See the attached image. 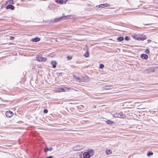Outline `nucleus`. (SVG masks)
<instances>
[{
	"instance_id": "obj_1",
	"label": "nucleus",
	"mask_w": 158,
	"mask_h": 158,
	"mask_svg": "<svg viewBox=\"0 0 158 158\" xmlns=\"http://www.w3.org/2000/svg\"><path fill=\"white\" fill-rule=\"evenodd\" d=\"M74 89V90L76 91V90L72 88H69V87H64V88H57L56 91L58 92H66L68 91V90H70V89Z\"/></svg>"
},
{
	"instance_id": "obj_2",
	"label": "nucleus",
	"mask_w": 158,
	"mask_h": 158,
	"mask_svg": "<svg viewBox=\"0 0 158 158\" xmlns=\"http://www.w3.org/2000/svg\"><path fill=\"white\" fill-rule=\"evenodd\" d=\"M113 116L115 118H124L126 117V115L122 113V112L119 113H115Z\"/></svg>"
},
{
	"instance_id": "obj_3",
	"label": "nucleus",
	"mask_w": 158,
	"mask_h": 158,
	"mask_svg": "<svg viewBox=\"0 0 158 158\" xmlns=\"http://www.w3.org/2000/svg\"><path fill=\"white\" fill-rule=\"evenodd\" d=\"M68 17H69V16H65V15H63L62 16L60 17L55 19L53 20L52 21V22L53 23L58 22L62 19H65L66 18Z\"/></svg>"
},
{
	"instance_id": "obj_4",
	"label": "nucleus",
	"mask_w": 158,
	"mask_h": 158,
	"mask_svg": "<svg viewBox=\"0 0 158 158\" xmlns=\"http://www.w3.org/2000/svg\"><path fill=\"white\" fill-rule=\"evenodd\" d=\"M81 82H87L89 81L88 77L87 76H81Z\"/></svg>"
},
{
	"instance_id": "obj_5",
	"label": "nucleus",
	"mask_w": 158,
	"mask_h": 158,
	"mask_svg": "<svg viewBox=\"0 0 158 158\" xmlns=\"http://www.w3.org/2000/svg\"><path fill=\"white\" fill-rule=\"evenodd\" d=\"M13 113L10 111H6V116L9 118L11 117L13 115Z\"/></svg>"
},
{
	"instance_id": "obj_6",
	"label": "nucleus",
	"mask_w": 158,
	"mask_h": 158,
	"mask_svg": "<svg viewBox=\"0 0 158 158\" xmlns=\"http://www.w3.org/2000/svg\"><path fill=\"white\" fill-rule=\"evenodd\" d=\"M36 59L37 61L40 62L45 61L47 60L46 58L41 57H38Z\"/></svg>"
},
{
	"instance_id": "obj_7",
	"label": "nucleus",
	"mask_w": 158,
	"mask_h": 158,
	"mask_svg": "<svg viewBox=\"0 0 158 158\" xmlns=\"http://www.w3.org/2000/svg\"><path fill=\"white\" fill-rule=\"evenodd\" d=\"M135 39L138 40H143L146 39V37L144 35H141L139 36V37H137V38H135Z\"/></svg>"
},
{
	"instance_id": "obj_8",
	"label": "nucleus",
	"mask_w": 158,
	"mask_h": 158,
	"mask_svg": "<svg viewBox=\"0 0 158 158\" xmlns=\"http://www.w3.org/2000/svg\"><path fill=\"white\" fill-rule=\"evenodd\" d=\"M110 5L109 4L105 3L103 4H101L99 5V7L100 8H104V7L110 6Z\"/></svg>"
},
{
	"instance_id": "obj_9",
	"label": "nucleus",
	"mask_w": 158,
	"mask_h": 158,
	"mask_svg": "<svg viewBox=\"0 0 158 158\" xmlns=\"http://www.w3.org/2000/svg\"><path fill=\"white\" fill-rule=\"evenodd\" d=\"M73 77L76 80L79 82H81V77H78L75 76H73Z\"/></svg>"
},
{
	"instance_id": "obj_10",
	"label": "nucleus",
	"mask_w": 158,
	"mask_h": 158,
	"mask_svg": "<svg viewBox=\"0 0 158 158\" xmlns=\"http://www.w3.org/2000/svg\"><path fill=\"white\" fill-rule=\"evenodd\" d=\"M84 157L85 158H89L90 157L88 152H85L83 154Z\"/></svg>"
},
{
	"instance_id": "obj_11",
	"label": "nucleus",
	"mask_w": 158,
	"mask_h": 158,
	"mask_svg": "<svg viewBox=\"0 0 158 158\" xmlns=\"http://www.w3.org/2000/svg\"><path fill=\"white\" fill-rule=\"evenodd\" d=\"M141 57L143 59L147 60L148 59V56L146 54H142L141 55Z\"/></svg>"
},
{
	"instance_id": "obj_12",
	"label": "nucleus",
	"mask_w": 158,
	"mask_h": 158,
	"mask_svg": "<svg viewBox=\"0 0 158 158\" xmlns=\"http://www.w3.org/2000/svg\"><path fill=\"white\" fill-rule=\"evenodd\" d=\"M40 40V38H39L37 37H36L35 38L32 39L31 40V41H32L35 42H38V41H39Z\"/></svg>"
},
{
	"instance_id": "obj_13",
	"label": "nucleus",
	"mask_w": 158,
	"mask_h": 158,
	"mask_svg": "<svg viewBox=\"0 0 158 158\" xmlns=\"http://www.w3.org/2000/svg\"><path fill=\"white\" fill-rule=\"evenodd\" d=\"M51 64L52 65L53 68H55L56 67L57 63L56 61H52L51 62Z\"/></svg>"
},
{
	"instance_id": "obj_14",
	"label": "nucleus",
	"mask_w": 158,
	"mask_h": 158,
	"mask_svg": "<svg viewBox=\"0 0 158 158\" xmlns=\"http://www.w3.org/2000/svg\"><path fill=\"white\" fill-rule=\"evenodd\" d=\"M6 9H10L12 10H13L14 9V7L13 6L11 5H9L6 6Z\"/></svg>"
},
{
	"instance_id": "obj_15",
	"label": "nucleus",
	"mask_w": 158,
	"mask_h": 158,
	"mask_svg": "<svg viewBox=\"0 0 158 158\" xmlns=\"http://www.w3.org/2000/svg\"><path fill=\"white\" fill-rule=\"evenodd\" d=\"M86 50V53L84 55V56H85V57H87L89 56V52L88 48H87Z\"/></svg>"
},
{
	"instance_id": "obj_16",
	"label": "nucleus",
	"mask_w": 158,
	"mask_h": 158,
	"mask_svg": "<svg viewBox=\"0 0 158 158\" xmlns=\"http://www.w3.org/2000/svg\"><path fill=\"white\" fill-rule=\"evenodd\" d=\"M82 149V148L79 146H77L74 148V150L75 151H79Z\"/></svg>"
},
{
	"instance_id": "obj_17",
	"label": "nucleus",
	"mask_w": 158,
	"mask_h": 158,
	"mask_svg": "<svg viewBox=\"0 0 158 158\" xmlns=\"http://www.w3.org/2000/svg\"><path fill=\"white\" fill-rule=\"evenodd\" d=\"M55 2L60 4H63L64 1V0H55Z\"/></svg>"
},
{
	"instance_id": "obj_18",
	"label": "nucleus",
	"mask_w": 158,
	"mask_h": 158,
	"mask_svg": "<svg viewBox=\"0 0 158 158\" xmlns=\"http://www.w3.org/2000/svg\"><path fill=\"white\" fill-rule=\"evenodd\" d=\"M103 89H111L110 86L108 85H106L103 87Z\"/></svg>"
},
{
	"instance_id": "obj_19",
	"label": "nucleus",
	"mask_w": 158,
	"mask_h": 158,
	"mask_svg": "<svg viewBox=\"0 0 158 158\" xmlns=\"http://www.w3.org/2000/svg\"><path fill=\"white\" fill-rule=\"evenodd\" d=\"M52 149V148H46L44 149V151L45 152H47L48 151H51Z\"/></svg>"
},
{
	"instance_id": "obj_20",
	"label": "nucleus",
	"mask_w": 158,
	"mask_h": 158,
	"mask_svg": "<svg viewBox=\"0 0 158 158\" xmlns=\"http://www.w3.org/2000/svg\"><path fill=\"white\" fill-rule=\"evenodd\" d=\"M106 153L107 155L111 154L112 153L111 150H106Z\"/></svg>"
},
{
	"instance_id": "obj_21",
	"label": "nucleus",
	"mask_w": 158,
	"mask_h": 158,
	"mask_svg": "<svg viewBox=\"0 0 158 158\" xmlns=\"http://www.w3.org/2000/svg\"><path fill=\"white\" fill-rule=\"evenodd\" d=\"M89 153V155L90 156H92L94 155V152L93 150H90L88 152Z\"/></svg>"
},
{
	"instance_id": "obj_22",
	"label": "nucleus",
	"mask_w": 158,
	"mask_h": 158,
	"mask_svg": "<svg viewBox=\"0 0 158 158\" xmlns=\"http://www.w3.org/2000/svg\"><path fill=\"white\" fill-rule=\"evenodd\" d=\"M123 40L124 38L122 37H119L117 39V40H118V41L119 42L123 41Z\"/></svg>"
},
{
	"instance_id": "obj_23",
	"label": "nucleus",
	"mask_w": 158,
	"mask_h": 158,
	"mask_svg": "<svg viewBox=\"0 0 158 158\" xmlns=\"http://www.w3.org/2000/svg\"><path fill=\"white\" fill-rule=\"evenodd\" d=\"M106 123L108 124H113L114 123V122H113L110 120L107 121Z\"/></svg>"
},
{
	"instance_id": "obj_24",
	"label": "nucleus",
	"mask_w": 158,
	"mask_h": 158,
	"mask_svg": "<svg viewBox=\"0 0 158 158\" xmlns=\"http://www.w3.org/2000/svg\"><path fill=\"white\" fill-rule=\"evenodd\" d=\"M153 155V153L152 152H149L148 153H147V156H152Z\"/></svg>"
},
{
	"instance_id": "obj_25",
	"label": "nucleus",
	"mask_w": 158,
	"mask_h": 158,
	"mask_svg": "<svg viewBox=\"0 0 158 158\" xmlns=\"http://www.w3.org/2000/svg\"><path fill=\"white\" fill-rule=\"evenodd\" d=\"M104 66L103 64H100L99 68L102 69L104 67Z\"/></svg>"
},
{
	"instance_id": "obj_26",
	"label": "nucleus",
	"mask_w": 158,
	"mask_h": 158,
	"mask_svg": "<svg viewBox=\"0 0 158 158\" xmlns=\"http://www.w3.org/2000/svg\"><path fill=\"white\" fill-rule=\"evenodd\" d=\"M129 38L130 37H129L128 36H126L125 38V39L126 40H129Z\"/></svg>"
},
{
	"instance_id": "obj_27",
	"label": "nucleus",
	"mask_w": 158,
	"mask_h": 158,
	"mask_svg": "<svg viewBox=\"0 0 158 158\" xmlns=\"http://www.w3.org/2000/svg\"><path fill=\"white\" fill-rule=\"evenodd\" d=\"M146 52L148 54L149 53V50L148 49H147L146 50Z\"/></svg>"
},
{
	"instance_id": "obj_28",
	"label": "nucleus",
	"mask_w": 158,
	"mask_h": 158,
	"mask_svg": "<svg viewBox=\"0 0 158 158\" xmlns=\"http://www.w3.org/2000/svg\"><path fill=\"white\" fill-rule=\"evenodd\" d=\"M44 112L45 113H47L48 112V110L47 109H44Z\"/></svg>"
},
{
	"instance_id": "obj_29",
	"label": "nucleus",
	"mask_w": 158,
	"mask_h": 158,
	"mask_svg": "<svg viewBox=\"0 0 158 158\" xmlns=\"http://www.w3.org/2000/svg\"><path fill=\"white\" fill-rule=\"evenodd\" d=\"M46 158H53L52 156H49L46 157Z\"/></svg>"
},
{
	"instance_id": "obj_30",
	"label": "nucleus",
	"mask_w": 158,
	"mask_h": 158,
	"mask_svg": "<svg viewBox=\"0 0 158 158\" xmlns=\"http://www.w3.org/2000/svg\"><path fill=\"white\" fill-rule=\"evenodd\" d=\"M14 39V38L12 36H10V40H13Z\"/></svg>"
},
{
	"instance_id": "obj_31",
	"label": "nucleus",
	"mask_w": 158,
	"mask_h": 158,
	"mask_svg": "<svg viewBox=\"0 0 158 158\" xmlns=\"http://www.w3.org/2000/svg\"><path fill=\"white\" fill-rule=\"evenodd\" d=\"M67 58L69 60H70L72 59V57H71L70 58V57L69 56H67Z\"/></svg>"
},
{
	"instance_id": "obj_32",
	"label": "nucleus",
	"mask_w": 158,
	"mask_h": 158,
	"mask_svg": "<svg viewBox=\"0 0 158 158\" xmlns=\"http://www.w3.org/2000/svg\"><path fill=\"white\" fill-rule=\"evenodd\" d=\"M68 0H65V1H64V3H66V2H67L68 1Z\"/></svg>"
},
{
	"instance_id": "obj_33",
	"label": "nucleus",
	"mask_w": 158,
	"mask_h": 158,
	"mask_svg": "<svg viewBox=\"0 0 158 158\" xmlns=\"http://www.w3.org/2000/svg\"><path fill=\"white\" fill-rule=\"evenodd\" d=\"M148 41H151V40H148Z\"/></svg>"
},
{
	"instance_id": "obj_34",
	"label": "nucleus",
	"mask_w": 158,
	"mask_h": 158,
	"mask_svg": "<svg viewBox=\"0 0 158 158\" xmlns=\"http://www.w3.org/2000/svg\"><path fill=\"white\" fill-rule=\"evenodd\" d=\"M148 41H151V40H148Z\"/></svg>"
},
{
	"instance_id": "obj_35",
	"label": "nucleus",
	"mask_w": 158,
	"mask_h": 158,
	"mask_svg": "<svg viewBox=\"0 0 158 158\" xmlns=\"http://www.w3.org/2000/svg\"><path fill=\"white\" fill-rule=\"evenodd\" d=\"M148 41H151V40H148Z\"/></svg>"
},
{
	"instance_id": "obj_36",
	"label": "nucleus",
	"mask_w": 158,
	"mask_h": 158,
	"mask_svg": "<svg viewBox=\"0 0 158 158\" xmlns=\"http://www.w3.org/2000/svg\"><path fill=\"white\" fill-rule=\"evenodd\" d=\"M10 2H12V1H11V0H10Z\"/></svg>"
}]
</instances>
